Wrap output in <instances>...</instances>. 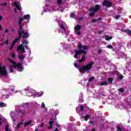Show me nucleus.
<instances>
[{
	"instance_id": "45",
	"label": "nucleus",
	"mask_w": 131,
	"mask_h": 131,
	"mask_svg": "<svg viewBox=\"0 0 131 131\" xmlns=\"http://www.w3.org/2000/svg\"><path fill=\"white\" fill-rule=\"evenodd\" d=\"M116 19H119L120 18V15H118L115 17Z\"/></svg>"
},
{
	"instance_id": "59",
	"label": "nucleus",
	"mask_w": 131,
	"mask_h": 131,
	"mask_svg": "<svg viewBox=\"0 0 131 131\" xmlns=\"http://www.w3.org/2000/svg\"><path fill=\"white\" fill-rule=\"evenodd\" d=\"M77 35H79V36L80 35V32L78 31L77 33Z\"/></svg>"
},
{
	"instance_id": "43",
	"label": "nucleus",
	"mask_w": 131,
	"mask_h": 131,
	"mask_svg": "<svg viewBox=\"0 0 131 131\" xmlns=\"http://www.w3.org/2000/svg\"><path fill=\"white\" fill-rule=\"evenodd\" d=\"M123 77H124V76H123V75H121L119 77V79L121 80V79H123Z\"/></svg>"
},
{
	"instance_id": "25",
	"label": "nucleus",
	"mask_w": 131,
	"mask_h": 131,
	"mask_svg": "<svg viewBox=\"0 0 131 131\" xmlns=\"http://www.w3.org/2000/svg\"><path fill=\"white\" fill-rule=\"evenodd\" d=\"M113 37L112 36H108L105 38V40H110V39H112Z\"/></svg>"
},
{
	"instance_id": "27",
	"label": "nucleus",
	"mask_w": 131,
	"mask_h": 131,
	"mask_svg": "<svg viewBox=\"0 0 131 131\" xmlns=\"http://www.w3.org/2000/svg\"><path fill=\"white\" fill-rule=\"evenodd\" d=\"M94 79H95V77H91L89 79V82H92V81H93V80H94Z\"/></svg>"
},
{
	"instance_id": "44",
	"label": "nucleus",
	"mask_w": 131,
	"mask_h": 131,
	"mask_svg": "<svg viewBox=\"0 0 131 131\" xmlns=\"http://www.w3.org/2000/svg\"><path fill=\"white\" fill-rule=\"evenodd\" d=\"M1 6L2 7H3V6H4V7H6V6H7V3H4V4H1Z\"/></svg>"
},
{
	"instance_id": "53",
	"label": "nucleus",
	"mask_w": 131,
	"mask_h": 131,
	"mask_svg": "<svg viewBox=\"0 0 131 131\" xmlns=\"http://www.w3.org/2000/svg\"><path fill=\"white\" fill-rule=\"evenodd\" d=\"M13 48H14V46L11 45V47L9 48L10 51H12V50H13Z\"/></svg>"
},
{
	"instance_id": "58",
	"label": "nucleus",
	"mask_w": 131,
	"mask_h": 131,
	"mask_svg": "<svg viewBox=\"0 0 131 131\" xmlns=\"http://www.w3.org/2000/svg\"><path fill=\"white\" fill-rule=\"evenodd\" d=\"M25 48L26 49V50H28V46L26 45L25 46H24Z\"/></svg>"
},
{
	"instance_id": "39",
	"label": "nucleus",
	"mask_w": 131,
	"mask_h": 131,
	"mask_svg": "<svg viewBox=\"0 0 131 131\" xmlns=\"http://www.w3.org/2000/svg\"><path fill=\"white\" fill-rule=\"evenodd\" d=\"M84 108V107L83 106V105H81L80 106V111H81V112H82L83 111Z\"/></svg>"
},
{
	"instance_id": "60",
	"label": "nucleus",
	"mask_w": 131,
	"mask_h": 131,
	"mask_svg": "<svg viewBox=\"0 0 131 131\" xmlns=\"http://www.w3.org/2000/svg\"><path fill=\"white\" fill-rule=\"evenodd\" d=\"M44 126H45V124H43V123H41V125H40L41 127H42Z\"/></svg>"
},
{
	"instance_id": "61",
	"label": "nucleus",
	"mask_w": 131,
	"mask_h": 131,
	"mask_svg": "<svg viewBox=\"0 0 131 131\" xmlns=\"http://www.w3.org/2000/svg\"><path fill=\"white\" fill-rule=\"evenodd\" d=\"M0 30H3V27H2V25H0Z\"/></svg>"
},
{
	"instance_id": "20",
	"label": "nucleus",
	"mask_w": 131,
	"mask_h": 131,
	"mask_svg": "<svg viewBox=\"0 0 131 131\" xmlns=\"http://www.w3.org/2000/svg\"><path fill=\"white\" fill-rule=\"evenodd\" d=\"M109 84L108 82L104 81L100 83V85L103 86V85H108Z\"/></svg>"
},
{
	"instance_id": "52",
	"label": "nucleus",
	"mask_w": 131,
	"mask_h": 131,
	"mask_svg": "<svg viewBox=\"0 0 131 131\" xmlns=\"http://www.w3.org/2000/svg\"><path fill=\"white\" fill-rule=\"evenodd\" d=\"M48 129H52L53 128V126L50 125V126L48 127Z\"/></svg>"
},
{
	"instance_id": "14",
	"label": "nucleus",
	"mask_w": 131,
	"mask_h": 131,
	"mask_svg": "<svg viewBox=\"0 0 131 131\" xmlns=\"http://www.w3.org/2000/svg\"><path fill=\"white\" fill-rule=\"evenodd\" d=\"M101 20H102V18L99 17L97 19H93V20H91V22H92V23H95V22H97V21H100Z\"/></svg>"
},
{
	"instance_id": "18",
	"label": "nucleus",
	"mask_w": 131,
	"mask_h": 131,
	"mask_svg": "<svg viewBox=\"0 0 131 131\" xmlns=\"http://www.w3.org/2000/svg\"><path fill=\"white\" fill-rule=\"evenodd\" d=\"M24 20V18L20 17L18 19V25H22V21Z\"/></svg>"
},
{
	"instance_id": "30",
	"label": "nucleus",
	"mask_w": 131,
	"mask_h": 131,
	"mask_svg": "<svg viewBox=\"0 0 131 131\" xmlns=\"http://www.w3.org/2000/svg\"><path fill=\"white\" fill-rule=\"evenodd\" d=\"M5 103H3V102H1L0 103V107H1V108H3V107H4L5 106Z\"/></svg>"
},
{
	"instance_id": "9",
	"label": "nucleus",
	"mask_w": 131,
	"mask_h": 131,
	"mask_svg": "<svg viewBox=\"0 0 131 131\" xmlns=\"http://www.w3.org/2000/svg\"><path fill=\"white\" fill-rule=\"evenodd\" d=\"M101 9V6L98 4L96 5L94 7L95 13H97Z\"/></svg>"
},
{
	"instance_id": "15",
	"label": "nucleus",
	"mask_w": 131,
	"mask_h": 131,
	"mask_svg": "<svg viewBox=\"0 0 131 131\" xmlns=\"http://www.w3.org/2000/svg\"><path fill=\"white\" fill-rule=\"evenodd\" d=\"M75 54H77V55H80V54H82V50L81 49H79V50H76L75 51Z\"/></svg>"
},
{
	"instance_id": "55",
	"label": "nucleus",
	"mask_w": 131,
	"mask_h": 131,
	"mask_svg": "<svg viewBox=\"0 0 131 131\" xmlns=\"http://www.w3.org/2000/svg\"><path fill=\"white\" fill-rule=\"evenodd\" d=\"M15 43H16V42H15L13 41V42H12V45H11V46H12V47H14V46H15Z\"/></svg>"
},
{
	"instance_id": "26",
	"label": "nucleus",
	"mask_w": 131,
	"mask_h": 131,
	"mask_svg": "<svg viewBox=\"0 0 131 131\" xmlns=\"http://www.w3.org/2000/svg\"><path fill=\"white\" fill-rule=\"evenodd\" d=\"M9 70L11 73H13V72H14V69H13V67H10Z\"/></svg>"
},
{
	"instance_id": "29",
	"label": "nucleus",
	"mask_w": 131,
	"mask_h": 131,
	"mask_svg": "<svg viewBox=\"0 0 131 131\" xmlns=\"http://www.w3.org/2000/svg\"><path fill=\"white\" fill-rule=\"evenodd\" d=\"M117 130L116 131H122V129L120 128V126H117Z\"/></svg>"
},
{
	"instance_id": "62",
	"label": "nucleus",
	"mask_w": 131,
	"mask_h": 131,
	"mask_svg": "<svg viewBox=\"0 0 131 131\" xmlns=\"http://www.w3.org/2000/svg\"><path fill=\"white\" fill-rule=\"evenodd\" d=\"M7 32H9V30L8 29L5 30V33H7Z\"/></svg>"
},
{
	"instance_id": "47",
	"label": "nucleus",
	"mask_w": 131,
	"mask_h": 131,
	"mask_svg": "<svg viewBox=\"0 0 131 131\" xmlns=\"http://www.w3.org/2000/svg\"><path fill=\"white\" fill-rule=\"evenodd\" d=\"M98 53L99 54H101V53H102V49H99V50H98Z\"/></svg>"
},
{
	"instance_id": "51",
	"label": "nucleus",
	"mask_w": 131,
	"mask_h": 131,
	"mask_svg": "<svg viewBox=\"0 0 131 131\" xmlns=\"http://www.w3.org/2000/svg\"><path fill=\"white\" fill-rule=\"evenodd\" d=\"M78 56L77 54H75V55H74V58H75V59H77V58H78V56Z\"/></svg>"
},
{
	"instance_id": "48",
	"label": "nucleus",
	"mask_w": 131,
	"mask_h": 131,
	"mask_svg": "<svg viewBox=\"0 0 131 131\" xmlns=\"http://www.w3.org/2000/svg\"><path fill=\"white\" fill-rule=\"evenodd\" d=\"M75 67H79V65L78 66L77 63H74Z\"/></svg>"
},
{
	"instance_id": "42",
	"label": "nucleus",
	"mask_w": 131,
	"mask_h": 131,
	"mask_svg": "<svg viewBox=\"0 0 131 131\" xmlns=\"http://www.w3.org/2000/svg\"><path fill=\"white\" fill-rule=\"evenodd\" d=\"M5 130L6 131H9V126H8V125H7L5 126Z\"/></svg>"
},
{
	"instance_id": "33",
	"label": "nucleus",
	"mask_w": 131,
	"mask_h": 131,
	"mask_svg": "<svg viewBox=\"0 0 131 131\" xmlns=\"http://www.w3.org/2000/svg\"><path fill=\"white\" fill-rule=\"evenodd\" d=\"M108 82L111 83V82H113V79H112L111 78H108Z\"/></svg>"
},
{
	"instance_id": "16",
	"label": "nucleus",
	"mask_w": 131,
	"mask_h": 131,
	"mask_svg": "<svg viewBox=\"0 0 131 131\" xmlns=\"http://www.w3.org/2000/svg\"><path fill=\"white\" fill-rule=\"evenodd\" d=\"M24 19L27 20V19H30V15L27 14L24 16Z\"/></svg>"
},
{
	"instance_id": "24",
	"label": "nucleus",
	"mask_w": 131,
	"mask_h": 131,
	"mask_svg": "<svg viewBox=\"0 0 131 131\" xmlns=\"http://www.w3.org/2000/svg\"><path fill=\"white\" fill-rule=\"evenodd\" d=\"M119 92H120V93H124V89L123 88H120L118 90Z\"/></svg>"
},
{
	"instance_id": "41",
	"label": "nucleus",
	"mask_w": 131,
	"mask_h": 131,
	"mask_svg": "<svg viewBox=\"0 0 131 131\" xmlns=\"http://www.w3.org/2000/svg\"><path fill=\"white\" fill-rule=\"evenodd\" d=\"M41 107L43 108H46V105L45 104V103H42Z\"/></svg>"
},
{
	"instance_id": "56",
	"label": "nucleus",
	"mask_w": 131,
	"mask_h": 131,
	"mask_svg": "<svg viewBox=\"0 0 131 131\" xmlns=\"http://www.w3.org/2000/svg\"><path fill=\"white\" fill-rule=\"evenodd\" d=\"M3 19V16L0 15V21H2Z\"/></svg>"
},
{
	"instance_id": "12",
	"label": "nucleus",
	"mask_w": 131,
	"mask_h": 131,
	"mask_svg": "<svg viewBox=\"0 0 131 131\" xmlns=\"http://www.w3.org/2000/svg\"><path fill=\"white\" fill-rule=\"evenodd\" d=\"M123 32L127 33L128 35H131V30H123Z\"/></svg>"
},
{
	"instance_id": "22",
	"label": "nucleus",
	"mask_w": 131,
	"mask_h": 131,
	"mask_svg": "<svg viewBox=\"0 0 131 131\" xmlns=\"http://www.w3.org/2000/svg\"><path fill=\"white\" fill-rule=\"evenodd\" d=\"M21 124H23V122H20L18 124H17L16 127L18 129H19V128H20V126L21 125Z\"/></svg>"
},
{
	"instance_id": "19",
	"label": "nucleus",
	"mask_w": 131,
	"mask_h": 131,
	"mask_svg": "<svg viewBox=\"0 0 131 131\" xmlns=\"http://www.w3.org/2000/svg\"><path fill=\"white\" fill-rule=\"evenodd\" d=\"M25 58V56L23 55H20L18 56V59H19V60H24Z\"/></svg>"
},
{
	"instance_id": "6",
	"label": "nucleus",
	"mask_w": 131,
	"mask_h": 131,
	"mask_svg": "<svg viewBox=\"0 0 131 131\" xmlns=\"http://www.w3.org/2000/svg\"><path fill=\"white\" fill-rule=\"evenodd\" d=\"M17 51H21V53H25V47L23 44H20L18 47Z\"/></svg>"
},
{
	"instance_id": "54",
	"label": "nucleus",
	"mask_w": 131,
	"mask_h": 131,
	"mask_svg": "<svg viewBox=\"0 0 131 131\" xmlns=\"http://www.w3.org/2000/svg\"><path fill=\"white\" fill-rule=\"evenodd\" d=\"M82 19H83V17H80L79 18V19H78V20H79V21H81V20H82Z\"/></svg>"
},
{
	"instance_id": "32",
	"label": "nucleus",
	"mask_w": 131,
	"mask_h": 131,
	"mask_svg": "<svg viewBox=\"0 0 131 131\" xmlns=\"http://www.w3.org/2000/svg\"><path fill=\"white\" fill-rule=\"evenodd\" d=\"M3 45H9V40H6V41H5L3 42Z\"/></svg>"
},
{
	"instance_id": "2",
	"label": "nucleus",
	"mask_w": 131,
	"mask_h": 131,
	"mask_svg": "<svg viewBox=\"0 0 131 131\" xmlns=\"http://www.w3.org/2000/svg\"><path fill=\"white\" fill-rule=\"evenodd\" d=\"M93 65H94L93 61H91V63H89L86 65H84L83 67L79 68V71L80 72H86L87 73H90L92 68H93Z\"/></svg>"
},
{
	"instance_id": "11",
	"label": "nucleus",
	"mask_w": 131,
	"mask_h": 131,
	"mask_svg": "<svg viewBox=\"0 0 131 131\" xmlns=\"http://www.w3.org/2000/svg\"><path fill=\"white\" fill-rule=\"evenodd\" d=\"M14 5L15 6H16L17 10H18V11H21V8H20V6H19V5H18V3H17V2H14Z\"/></svg>"
},
{
	"instance_id": "1",
	"label": "nucleus",
	"mask_w": 131,
	"mask_h": 131,
	"mask_svg": "<svg viewBox=\"0 0 131 131\" xmlns=\"http://www.w3.org/2000/svg\"><path fill=\"white\" fill-rule=\"evenodd\" d=\"M8 61L12 63V67H13V68L14 69L17 68V71L19 72H22V71L24 70V67H23V66L21 62L16 63V62L12 60L11 58H8Z\"/></svg>"
},
{
	"instance_id": "10",
	"label": "nucleus",
	"mask_w": 131,
	"mask_h": 131,
	"mask_svg": "<svg viewBox=\"0 0 131 131\" xmlns=\"http://www.w3.org/2000/svg\"><path fill=\"white\" fill-rule=\"evenodd\" d=\"M81 29V26L80 25H77L75 27H74V30L76 31H79Z\"/></svg>"
},
{
	"instance_id": "17",
	"label": "nucleus",
	"mask_w": 131,
	"mask_h": 131,
	"mask_svg": "<svg viewBox=\"0 0 131 131\" xmlns=\"http://www.w3.org/2000/svg\"><path fill=\"white\" fill-rule=\"evenodd\" d=\"M18 34L19 36L17 37L19 39H21V38H22V32H21V31L19 30L18 31Z\"/></svg>"
},
{
	"instance_id": "46",
	"label": "nucleus",
	"mask_w": 131,
	"mask_h": 131,
	"mask_svg": "<svg viewBox=\"0 0 131 131\" xmlns=\"http://www.w3.org/2000/svg\"><path fill=\"white\" fill-rule=\"evenodd\" d=\"M103 32H104V31H103V30H100V31H98V33L99 34H101V33H103Z\"/></svg>"
},
{
	"instance_id": "3",
	"label": "nucleus",
	"mask_w": 131,
	"mask_h": 131,
	"mask_svg": "<svg viewBox=\"0 0 131 131\" xmlns=\"http://www.w3.org/2000/svg\"><path fill=\"white\" fill-rule=\"evenodd\" d=\"M0 74L3 75V76H7L8 75V72H7V69H6V66H4L2 67V64L0 63Z\"/></svg>"
},
{
	"instance_id": "64",
	"label": "nucleus",
	"mask_w": 131,
	"mask_h": 131,
	"mask_svg": "<svg viewBox=\"0 0 131 131\" xmlns=\"http://www.w3.org/2000/svg\"><path fill=\"white\" fill-rule=\"evenodd\" d=\"M58 130H59V129L58 128H56L54 131H58Z\"/></svg>"
},
{
	"instance_id": "5",
	"label": "nucleus",
	"mask_w": 131,
	"mask_h": 131,
	"mask_svg": "<svg viewBox=\"0 0 131 131\" xmlns=\"http://www.w3.org/2000/svg\"><path fill=\"white\" fill-rule=\"evenodd\" d=\"M82 53L84 54L83 55L81 59L79 60V63H82V62H83V61L85 60V55L88 54V53L85 52V50H82Z\"/></svg>"
},
{
	"instance_id": "4",
	"label": "nucleus",
	"mask_w": 131,
	"mask_h": 131,
	"mask_svg": "<svg viewBox=\"0 0 131 131\" xmlns=\"http://www.w3.org/2000/svg\"><path fill=\"white\" fill-rule=\"evenodd\" d=\"M113 5V4L112 2L107 0H104L102 3V6L103 7H106V8H111Z\"/></svg>"
},
{
	"instance_id": "63",
	"label": "nucleus",
	"mask_w": 131,
	"mask_h": 131,
	"mask_svg": "<svg viewBox=\"0 0 131 131\" xmlns=\"http://www.w3.org/2000/svg\"><path fill=\"white\" fill-rule=\"evenodd\" d=\"M11 31H12V32H15L14 29H12Z\"/></svg>"
},
{
	"instance_id": "38",
	"label": "nucleus",
	"mask_w": 131,
	"mask_h": 131,
	"mask_svg": "<svg viewBox=\"0 0 131 131\" xmlns=\"http://www.w3.org/2000/svg\"><path fill=\"white\" fill-rule=\"evenodd\" d=\"M23 43V45H28L29 42L28 41L25 40Z\"/></svg>"
},
{
	"instance_id": "50",
	"label": "nucleus",
	"mask_w": 131,
	"mask_h": 131,
	"mask_svg": "<svg viewBox=\"0 0 131 131\" xmlns=\"http://www.w3.org/2000/svg\"><path fill=\"white\" fill-rule=\"evenodd\" d=\"M19 112L23 115V111L22 110H19Z\"/></svg>"
},
{
	"instance_id": "8",
	"label": "nucleus",
	"mask_w": 131,
	"mask_h": 131,
	"mask_svg": "<svg viewBox=\"0 0 131 131\" xmlns=\"http://www.w3.org/2000/svg\"><path fill=\"white\" fill-rule=\"evenodd\" d=\"M21 33L24 34L23 36V38H27V37H29V35L28 34V32H24V30L21 31Z\"/></svg>"
},
{
	"instance_id": "37",
	"label": "nucleus",
	"mask_w": 131,
	"mask_h": 131,
	"mask_svg": "<svg viewBox=\"0 0 131 131\" xmlns=\"http://www.w3.org/2000/svg\"><path fill=\"white\" fill-rule=\"evenodd\" d=\"M60 28L63 30H65V26L63 25H60Z\"/></svg>"
},
{
	"instance_id": "40",
	"label": "nucleus",
	"mask_w": 131,
	"mask_h": 131,
	"mask_svg": "<svg viewBox=\"0 0 131 131\" xmlns=\"http://www.w3.org/2000/svg\"><path fill=\"white\" fill-rule=\"evenodd\" d=\"M11 56L12 58H16V54H15V53H12L11 54Z\"/></svg>"
},
{
	"instance_id": "49",
	"label": "nucleus",
	"mask_w": 131,
	"mask_h": 131,
	"mask_svg": "<svg viewBox=\"0 0 131 131\" xmlns=\"http://www.w3.org/2000/svg\"><path fill=\"white\" fill-rule=\"evenodd\" d=\"M70 17L71 18H73V17H74V13H71V15H70Z\"/></svg>"
},
{
	"instance_id": "57",
	"label": "nucleus",
	"mask_w": 131,
	"mask_h": 131,
	"mask_svg": "<svg viewBox=\"0 0 131 131\" xmlns=\"http://www.w3.org/2000/svg\"><path fill=\"white\" fill-rule=\"evenodd\" d=\"M80 103H83L84 102V100L83 99H82L81 100H79Z\"/></svg>"
},
{
	"instance_id": "35",
	"label": "nucleus",
	"mask_w": 131,
	"mask_h": 131,
	"mask_svg": "<svg viewBox=\"0 0 131 131\" xmlns=\"http://www.w3.org/2000/svg\"><path fill=\"white\" fill-rule=\"evenodd\" d=\"M106 47L107 49H113V46L112 45H107Z\"/></svg>"
},
{
	"instance_id": "36",
	"label": "nucleus",
	"mask_w": 131,
	"mask_h": 131,
	"mask_svg": "<svg viewBox=\"0 0 131 131\" xmlns=\"http://www.w3.org/2000/svg\"><path fill=\"white\" fill-rule=\"evenodd\" d=\"M54 121H50L49 123L50 124V125H51L53 126V124H54Z\"/></svg>"
},
{
	"instance_id": "13",
	"label": "nucleus",
	"mask_w": 131,
	"mask_h": 131,
	"mask_svg": "<svg viewBox=\"0 0 131 131\" xmlns=\"http://www.w3.org/2000/svg\"><path fill=\"white\" fill-rule=\"evenodd\" d=\"M32 122V121L30 120L29 121H27L26 123H24V127H26V126H27V125H29L31 124Z\"/></svg>"
},
{
	"instance_id": "28",
	"label": "nucleus",
	"mask_w": 131,
	"mask_h": 131,
	"mask_svg": "<svg viewBox=\"0 0 131 131\" xmlns=\"http://www.w3.org/2000/svg\"><path fill=\"white\" fill-rule=\"evenodd\" d=\"M95 13L96 12H91L89 15L90 17H94L95 16Z\"/></svg>"
},
{
	"instance_id": "31",
	"label": "nucleus",
	"mask_w": 131,
	"mask_h": 131,
	"mask_svg": "<svg viewBox=\"0 0 131 131\" xmlns=\"http://www.w3.org/2000/svg\"><path fill=\"white\" fill-rule=\"evenodd\" d=\"M19 30H20V31L22 32V31L24 30L22 25H19Z\"/></svg>"
},
{
	"instance_id": "21",
	"label": "nucleus",
	"mask_w": 131,
	"mask_h": 131,
	"mask_svg": "<svg viewBox=\"0 0 131 131\" xmlns=\"http://www.w3.org/2000/svg\"><path fill=\"white\" fill-rule=\"evenodd\" d=\"M89 118H90V115H86L84 117V120L85 121H88L89 120Z\"/></svg>"
},
{
	"instance_id": "7",
	"label": "nucleus",
	"mask_w": 131,
	"mask_h": 131,
	"mask_svg": "<svg viewBox=\"0 0 131 131\" xmlns=\"http://www.w3.org/2000/svg\"><path fill=\"white\" fill-rule=\"evenodd\" d=\"M78 49H79V50H81L82 49H83V50L84 51V50H88L89 48L85 45L82 46V45H79L78 46Z\"/></svg>"
},
{
	"instance_id": "34",
	"label": "nucleus",
	"mask_w": 131,
	"mask_h": 131,
	"mask_svg": "<svg viewBox=\"0 0 131 131\" xmlns=\"http://www.w3.org/2000/svg\"><path fill=\"white\" fill-rule=\"evenodd\" d=\"M20 40V39H19L18 37H17L16 38L14 39L13 41L16 43V42H17L18 40Z\"/></svg>"
},
{
	"instance_id": "23",
	"label": "nucleus",
	"mask_w": 131,
	"mask_h": 131,
	"mask_svg": "<svg viewBox=\"0 0 131 131\" xmlns=\"http://www.w3.org/2000/svg\"><path fill=\"white\" fill-rule=\"evenodd\" d=\"M89 12H94L95 13V7H93L89 9Z\"/></svg>"
}]
</instances>
